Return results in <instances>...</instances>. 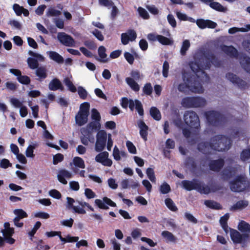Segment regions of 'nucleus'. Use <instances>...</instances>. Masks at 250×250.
Returning <instances> with one entry per match:
<instances>
[{"label": "nucleus", "mask_w": 250, "mask_h": 250, "mask_svg": "<svg viewBox=\"0 0 250 250\" xmlns=\"http://www.w3.org/2000/svg\"><path fill=\"white\" fill-rule=\"evenodd\" d=\"M49 58L58 63H62L64 62L63 58L58 53L55 51H50Z\"/></svg>", "instance_id": "nucleus-27"}, {"label": "nucleus", "mask_w": 250, "mask_h": 250, "mask_svg": "<svg viewBox=\"0 0 250 250\" xmlns=\"http://www.w3.org/2000/svg\"><path fill=\"white\" fill-rule=\"evenodd\" d=\"M190 45V44L189 40H185L183 41L180 49V53L182 55L185 56L186 54L187 51L189 49Z\"/></svg>", "instance_id": "nucleus-38"}, {"label": "nucleus", "mask_w": 250, "mask_h": 250, "mask_svg": "<svg viewBox=\"0 0 250 250\" xmlns=\"http://www.w3.org/2000/svg\"><path fill=\"white\" fill-rule=\"evenodd\" d=\"M48 87L50 90L52 91H56L58 89H63V86L61 81L57 78H54L50 81L48 85Z\"/></svg>", "instance_id": "nucleus-24"}, {"label": "nucleus", "mask_w": 250, "mask_h": 250, "mask_svg": "<svg viewBox=\"0 0 250 250\" xmlns=\"http://www.w3.org/2000/svg\"><path fill=\"white\" fill-rule=\"evenodd\" d=\"M81 133L83 134V136L91 139V138H94L92 135V131L89 129L88 128H83L81 129Z\"/></svg>", "instance_id": "nucleus-57"}, {"label": "nucleus", "mask_w": 250, "mask_h": 250, "mask_svg": "<svg viewBox=\"0 0 250 250\" xmlns=\"http://www.w3.org/2000/svg\"><path fill=\"white\" fill-rule=\"evenodd\" d=\"M65 84L67 86L68 90L72 92H75L77 91L75 86L68 78H66L64 80Z\"/></svg>", "instance_id": "nucleus-46"}, {"label": "nucleus", "mask_w": 250, "mask_h": 250, "mask_svg": "<svg viewBox=\"0 0 250 250\" xmlns=\"http://www.w3.org/2000/svg\"><path fill=\"white\" fill-rule=\"evenodd\" d=\"M157 41H158L162 45H172L173 43L172 40L160 35H158Z\"/></svg>", "instance_id": "nucleus-34"}, {"label": "nucleus", "mask_w": 250, "mask_h": 250, "mask_svg": "<svg viewBox=\"0 0 250 250\" xmlns=\"http://www.w3.org/2000/svg\"><path fill=\"white\" fill-rule=\"evenodd\" d=\"M14 213L16 215L15 218L21 219L28 217L27 213L22 209H16L14 210Z\"/></svg>", "instance_id": "nucleus-41"}, {"label": "nucleus", "mask_w": 250, "mask_h": 250, "mask_svg": "<svg viewBox=\"0 0 250 250\" xmlns=\"http://www.w3.org/2000/svg\"><path fill=\"white\" fill-rule=\"evenodd\" d=\"M183 118L185 124L190 128L198 129L200 127L199 118L195 112L191 110L186 111Z\"/></svg>", "instance_id": "nucleus-5"}, {"label": "nucleus", "mask_w": 250, "mask_h": 250, "mask_svg": "<svg viewBox=\"0 0 250 250\" xmlns=\"http://www.w3.org/2000/svg\"><path fill=\"white\" fill-rule=\"evenodd\" d=\"M57 38L59 42L66 46L72 47L75 46V42L74 39L64 32H59Z\"/></svg>", "instance_id": "nucleus-11"}, {"label": "nucleus", "mask_w": 250, "mask_h": 250, "mask_svg": "<svg viewBox=\"0 0 250 250\" xmlns=\"http://www.w3.org/2000/svg\"><path fill=\"white\" fill-rule=\"evenodd\" d=\"M204 204L207 207L213 209H221L222 208L219 203L212 200H205Z\"/></svg>", "instance_id": "nucleus-31"}, {"label": "nucleus", "mask_w": 250, "mask_h": 250, "mask_svg": "<svg viewBox=\"0 0 250 250\" xmlns=\"http://www.w3.org/2000/svg\"><path fill=\"white\" fill-rule=\"evenodd\" d=\"M91 119L94 121H101L100 114L96 108H93L91 110Z\"/></svg>", "instance_id": "nucleus-53"}, {"label": "nucleus", "mask_w": 250, "mask_h": 250, "mask_svg": "<svg viewBox=\"0 0 250 250\" xmlns=\"http://www.w3.org/2000/svg\"><path fill=\"white\" fill-rule=\"evenodd\" d=\"M233 173L230 168H225L222 171V176L225 179L228 180L233 176Z\"/></svg>", "instance_id": "nucleus-48"}, {"label": "nucleus", "mask_w": 250, "mask_h": 250, "mask_svg": "<svg viewBox=\"0 0 250 250\" xmlns=\"http://www.w3.org/2000/svg\"><path fill=\"white\" fill-rule=\"evenodd\" d=\"M230 236L232 241L235 244H244L249 241L250 239L249 234H241L237 230L234 229H230Z\"/></svg>", "instance_id": "nucleus-7"}, {"label": "nucleus", "mask_w": 250, "mask_h": 250, "mask_svg": "<svg viewBox=\"0 0 250 250\" xmlns=\"http://www.w3.org/2000/svg\"><path fill=\"white\" fill-rule=\"evenodd\" d=\"M42 223L40 221H37L34 226L33 228L28 232V235L30 237H33L36 233L37 230L41 227Z\"/></svg>", "instance_id": "nucleus-60"}, {"label": "nucleus", "mask_w": 250, "mask_h": 250, "mask_svg": "<svg viewBox=\"0 0 250 250\" xmlns=\"http://www.w3.org/2000/svg\"><path fill=\"white\" fill-rule=\"evenodd\" d=\"M146 174L148 179L152 182H155L156 181V177L155 176L154 171L152 168H147L146 170Z\"/></svg>", "instance_id": "nucleus-49"}, {"label": "nucleus", "mask_w": 250, "mask_h": 250, "mask_svg": "<svg viewBox=\"0 0 250 250\" xmlns=\"http://www.w3.org/2000/svg\"><path fill=\"white\" fill-rule=\"evenodd\" d=\"M226 78L233 84H236L240 89H245L248 87L247 83L245 81L232 73H227Z\"/></svg>", "instance_id": "nucleus-9"}, {"label": "nucleus", "mask_w": 250, "mask_h": 250, "mask_svg": "<svg viewBox=\"0 0 250 250\" xmlns=\"http://www.w3.org/2000/svg\"><path fill=\"white\" fill-rule=\"evenodd\" d=\"M72 176V174L65 169L60 170L57 175L58 181L63 185H66L67 183V181L66 180L65 178L69 179L71 178Z\"/></svg>", "instance_id": "nucleus-19"}, {"label": "nucleus", "mask_w": 250, "mask_h": 250, "mask_svg": "<svg viewBox=\"0 0 250 250\" xmlns=\"http://www.w3.org/2000/svg\"><path fill=\"white\" fill-rule=\"evenodd\" d=\"M247 186V181L244 176L240 175L230 182V188L233 192H241L244 190Z\"/></svg>", "instance_id": "nucleus-6"}, {"label": "nucleus", "mask_w": 250, "mask_h": 250, "mask_svg": "<svg viewBox=\"0 0 250 250\" xmlns=\"http://www.w3.org/2000/svg\"><path fill=\"white\" fill-rule=\"evenodd\" d=\"M165 205L167 207L173 212H176L178 209L173 200L170 198H167L165 200Z\"/></svg>", "instance_id": "nucleus-33"}, {"label": "nucleus", "mask_w": 250, "mask_h": 250, "mask_svg": "<svg viewBox=\"0 0 250 250\" xmlns=\"http://www.w3.org/2000/svg\"><path fill=\"white\" fill-rule=\"evenodd\" d=\"M36 75L38 77V81L42 82L47 77V70L44 66L38 67L36 68Z\"/></svg>", "instance_id": "nucleus-25"}, {"label": "nucleus", "mask_w": 250, "mask_h": 250, "mask_svg": "<svg viewBox=\"0 0 250 250\" xmlns=\"http://www.w3.org/2000/svg\"><path fill=\"white\" fill-rule=\"evenodd\" d=\"M49 195L57 199H60L62 197L61 193L57 189H51L49 191Z\"/></svg>", "instance_id": "nucleus-61"}, {"label": "nucleus", "mask_w": 250, "mask_h": 250, "mask_svg": "<svg viewBox=\"0 0 250 250\" xmlns=\"http://www.w3.org/2000/svg\"><path fill=\"white\" fill-rule=\"evenodd\" d=\"M161 235L167 243H175L177 242V238L171 232L167 230L162 231Z\"/></svg>", "instance_id": "nucleus-26"}, {"label": "nucleus", "mask_w": 250, "mask_h": 250, "mask_svg": "<svg viewBox=\"0 0 250 250\" xmlns=\"http://www.w3.org/2000/svg\"><path fill=\"white\" fill-rule=\"evenodd\" d=\"M13 9L15 12L16 14L18 16H21L22 14V9H23V6H21L19 4L17 3H15L13 5Z\"/></svg>", "instance_id": "nucleus-62"}, {"label": "nucleus", "mask_w": 250, "mask_h": 250, "mask_svg": "<svg viewBox=\"0 0 250 250\" xmlns=\"http://www.w3.org/2000/svg\"><path fill=\"white\" fill-rule=\"evenodd\" d=\"M221 49L228 56L231 58H236L238 56L237 50L232 45L227 46L224 45L222 46Z\"/></svg>", "instance_id": "nucleus-21"}, {"label": "nucleus", "mask_w": 250, "mask_h": 250, "mask_svg": "<svg viewBox=\"0 0 250 250\" xmlns=\"http://www.w3.org/2000/svg\"><path fill=\"white\" fill-rule=\"evenodd\" d=\"M67 203L66 205V208L69 209H72L73 212L78 214H84L86 213V211L82 208L78 206H74L75 203V200L69 197L66 198Z\"/></svg>", "instance_id": "nucleus-17"}, {"label": "nucleus", "mask_w": 250, "mask_h": 250, "mask_svg": "<svg viewBox=\"0 0 250 250\" xmlns=\"http://www.w3.org/2000/svg\"><path fill=\"white\" fill-rule=\"evenodd\" d=\"M238 229L244 233H250V225L244 221H241L238 226Z\"/></svg>", "instance_id": "nucleus-30"}, {"label": "nucleus", "mask_w": 250, "mask_h": 250, "mask_svg": "<svg viewBox=\"0 0 250 250\" xmlns=\"http://www.w3.org/2000/svg\"><path fill=\"white\" fill-rule=\"evenodd\" d=\"M61 14V12L58 10H56L53 8H50L46 12L47 17H57L59 16Z\"/></svg>", "instance_id": "nucleus-50"}, {"label": "nucleus", "mask_w": 250, "mask_h": 250, "mask_svg": "<svg viewBox=\"0 0 250 250\" xmlns=\"http://www.w3.org/2000/svg\"><path fill=\"white\" fill-rule=\"evenodd\" d=\"M137 38V34L133 29H128L126 33L121 34V39L123 44H127L129 41H134Z\"/></svg>", "instance_id": "nucleus-13"}, {"label": "nucleus", "mask_w": 250, "mask_h": 250, "mask_svg": "<svg viewBox=\"0 0 250 250\" xmlns=\"http://www.w3.org/2000/svg\"><path fill=\"white\" fill-rule=\"evenodd\" d=\"M126 146L129 153L131 154L137 153L136 148L131 142L130 141H127L126 142Z\"/></svg>", "instance_id": "nucleus-54"}, {"label": "nucleus", "mask_w": 250, "mask_h": 250, "mask_svg": "<svg viewBox=\"0 0 250 250\" xmlns=\"http://www.w3.org/2000/svg\"><path fill=\"white\" fill-rule=\"evenodd\" d=\"M27 62L28 66L32 69H35L38 67L39 62L37 59L29 57L27 59Z\"/></svg>", "instance_id": "nucleus-37"}, {"label": "nucleus", "mask_w": 250, "mask_h": 250, "mask_svg": "<svg viewBox=\"0 0 250 250\" xmlns=\"http://www.w3.org/2000/svg\"><path fill=\"white\" fill-rule=\"evenodd\" d=\"M204 116L208 125L212 127H221L226 122L225 116L217 110H211L205 111Z\"/></svg>", "instance_id": "nucleus-3"}, {"label": "nucleus", "mask_w": 250, "mask_h": 250, "mask_svg": "<svg viewBox=\"0 0 250 250\" xmlns=\"http://www.w3.org/2000/svg\"><path fill=\"white\" fill-rule=\"evenodd\" d=\"M100 122L97 121H94L90 122L87 125V128L89 129L93 130H99L101 128Z\"/></svg>", "instance_id": "nucleus-36"}, {"label": "nucleus", "mask_w": 250, "mask_h": 250, "mask_svg": "<svg viewBox=\"0 0 250 250\" xmlns=\"http://www.w3.org/2000/svg\"><path fill=\"white\" fill-rule=\"evenodd\" d=\"M200 182L196 179H193L192 181L183 180L182 184L184 188L188 191L196 190L198 188Z\"/></svg>", "instance_id": "nucleus-18"}, {"label": "nucleus", "mask_w": 250, "mask_h": 250, "mask_svg": "<svg viewBox=\"0 0 250 250\" xmlns=\"http://www.w3.org/2000/svg\"><path fill=\"white\" fill-rule=\"evenodd\" d=\"M1 233H2L3 237H1V247L3 245L5 242L9 244H13L15 243V240L12 238L14 233V229L11 228L7 229L1 230Z\"/></svg>", "instance_id": "nucleus-10"}, {"label": "nucleus", "mask_w": 250, "mask_h": 250, "mask_svg": "<svg viewBox=\"0 0 250 250\" xmlns=\"http://www.w3.org/2000/svg\"><path fill=\"white\" fill-rule=\"evenodd\" d=\"M135 109L140 116H144V110L141 102L138 100H135Z\"/></svg>", "instance_id": "nucleus-42"}, {"label": "nucleus", "mask_w": 250, "mask_h": 250, "mask_svg": "<svg viewBox=\"0 0 250 250\" xmlns=\"http://www.w3.org/2000/svg\"><path fill=\"white\" fill-rule=\"evenodd\" d=\"M225 165V161L222 158L211 160L208 163V167L210 170L215 172L220 171Z\"/></svg>", "instance_id": "nucleus-16"}, {"label": "nucleus", "mask_w": 250, "mask_h": 250, "mask_svg": "<svg viewBox=\"0 0 250 250\" xmlns=\"http://www.w3.org/2000/svg\"><path fill=\"white\" fill-rule=\"evenodd\" d=\"M109 153L107 151L102 152L96 155L95 161L104 166L111 167L112 161L108 158Z\"/></svg>", "instance_id": "nucleus-12"}, {"label": "nucleus", "mask_w": 250, "mask_h": 250, "mask_svg": "<svg viewBox=\"0 0 250 250\" xmlns=\"http://www.w3.org/2000/svg\"><path fill=\"white\" fill-rule=\"evenodd\" d=\"M78 93L81 99L83 100H85L86 99L87 96V92L83 87L81 86L78 87Z\"/></svg>", "instance_id": "nucleus-52"}, {"label": "nucleus", "mask_w": 250, "mask_h": 250, "mask_svg": "<svg viewBox=\"0 0 250 250\" xmlns=\"http://www.w3.org/2000/svg\"><path fill=\"white\" fill-rule=\"evenodd\" d=\"M88 116L87 114L78 111L75 116L76 124L79 126L84 125L87 122Z\"/></svg>", "instance_id": "nucleus-22"}, {"label": "nucleus", "mask_w": 250, "mask_h": 250, "mask_svg": "<svg viewBox=\"0 0 250 250\" xmlns=\"http://www.w3.org/2000/svg\"><path fill=\"white\" fill-rule=\"evenodd\" d=\"M196 23L197 26L201 29H204L206 28L214 29L217 26L216 22L210 20H205L204 19H197Z\"/></svg>", "instance_id": "nucleus-14"}, {"label": "nucleus", "mask_w": 250, "mask_h": 250, "mask_svg": "<svg viewBox=\"0 0 250 250\" xmlns=\"http://www.w3.org/2000/svg\"><path fill=\"white\" fill-rule=\"evenodd\" d=\"M35 145H30L26 150V156L27 157L33 158L35 156V155L34 154V149H35Z\"/></svg>", "instance_id": "nucleus-51"}, {"label": "nucleus", "mask_w": 250, "mask_h": 250, "mask_svg": "<svg viewBox=\"0 0 250 250\" xmlns=\"http://www.w3.org/2000/svg\"><path fill=\"white\" fill-rule=\"evenodd\" d=\"M247 29L245 28H238L236 27H231L229 29V33L230 34H233L239 31L243 32H247L249 30H250V24L247 25Z\"/></svg>", "instance_id": "nucleus-40"}, {"label": "nucleus", "mask_w": 250, "mask_h": 250, "mask_svg": "<svg viewBox=\"0 0 250 250\" xmlns=\"http://www.w3.org/2000/svg\"><path fill=\"white\" fill-rule=\"evenodd\" d=\"M107 141V133L104 130L99 131L97 134V141L95 144V150L101 152L105 148Z\"/></svg>", "instance_id": "nucleus-8"}, {"label": "nucleus", "mask_w": 250, "mask_h": 250, "mask_svg": "<svg viewBox=\"0 0 250 250\" xmlns=\"http://www.w3.org/2000/svg\"><path fill=\"white\" fill-rule=\"evenodd\" d=\"M168 70H169V63L167 61H165L163 63V70H162L163 76L165 78L167 77L168 74Z\"/></svg>", "instance_id": "nucleus-64"}, {"label": "nucleus", "mask_w": 250, "mask_h": 250, "mask_svg": "<svg viewBox=\"0 0 250 250\" xmlns=\"http://www.w3.org/2000/svg\"><path fill=\"white\" fill-rule=\"evenodd\" d=\"M17 81L21 84L28 85L31 82V79L29 77L26 75H22L17 78Z\"/></svg>", "instance_id": "nucleus-43"}, {"label": "nucleus", "mask_w": 250, "mask_h": 250, "mask_svg": "<svg viewBox=\"0 0 250 250\" xmlns=\"http://www.w3.org/2000/svg\"><path fill=\"white\" fill-rule=\"evenodd\" d=\"M206 104L205 98L196 97H186L182 99V105L185 108H197L204 107Z\"/></svg>", "instance_id": "nucleus-4"}, {"label": "nucleus", "mask_w": 250, "mask_h": 250, "mask_svg": "<svg viewBox=\"0 0 250 250\" xmlns=\"http://www.w3.org/2000/svg\"><path fill=\"white\" fill-rule=\"evenodd\" d=\"M197 191L201 194H208L210 192V188L207 185L202 184L201 182L199 183Z\"/></svg>", "instance_id": "nucleus-35"}, {"label": "nucleus", "mask_w": 250, "mask_h": 250, "mask_svg": "<svg viewBox=\"0 0 250 250\" xmlns=\"http://www.w3.org/2000/svg\"><path fill=\"white\" fill-rule=\"evenodd\" d=\"M63 159V155L61 153H58L53 157V164L54 165H57L59 163L62 162Z\"/></svg>", "instance_id": "nucleus-58"}, {"label": "nucleus", "mask_w": 250, "mask_h": 250, "mask_svg": "<svg viewBox=\"0 0 250 250\" xmlns=\"http://www.w3.org/2000/svg\"><path fill=\"white\" fill-rule=\"evenodd\" d=\"M74 165L79 168H84L85 164L83 160L79 157H75L73 160Z\"/></svg>", "instance_id": "nucleus-39"}, {"label": "nucleus", "mask_w": 250, "mask_h": 250, "mask_svg": "<svg viewBox=\"0 0 250 250\" xmlns=\"http://www.w3.org/2000/svg\"><path fill=\"white\" fill-rule=\"evenodd\" d=\"M138 11L140 16L144 19L147 20L149 18L148 13L144 8L139 7L138 9Z\"/></svg>", "instance_id": "nucleus-55"}, {"label": "nucleus", "mask_w": 250, "mask_h": 250, "mask_svg": "<svg viewBox=\"0 0 250 250\" xmlns=\"http://www.w3.org/2000/svg\"><path fill=\"white\" fill-rule=\"evenodd\" d=\"M232 141L225 135H217L210 139V142L203 141L197 145L198 150L205 155H210L211 150L225 151L231 147Z\"/></svg>", "instance_id": "nucleus-2"}, {"label": "nucleus", "mask_w": 250, "mask_h": 250, "mask_svg": "<svg viewBox=\"0 0 250 250\" xmlns=\"http://www.w3.org/2000/svg\"><path fill=\"white\" fill-rule=\"evenodd\" d=\"M125 81L127 84L135 92H137L140 90L139 84L134 81V80L130 77L126 78Z\"/></svg>", "instance_id": "nucleus-32"}, {"label": "nucleus", "mask_w": 250, "mask_h": 250, "mask_svg": "<svg viewBox=\"0 0 250 250\" xmlns=\"http://www.w3.org/2000/svg\"><path fill=\"white\" fill-rule=\"evenodd\" d=\"M8 24L14 29L21 30V24L17 21L15 20H10Z\"/></svg>", "instance_id": "nucleus-63"}, {"label": "nucleus", "mask_w": 250, "mask_h": 250, "mask_svg": "<svg viewBox=\"0 0 250 250\" xmlns=\"http://www.w3.org/2000/svg\"><path fill=\"white\" fill-rule=\"evenodd\" d=\"M149 113L152 118L156 121H160L161 119V114L159 110L155 106L150 108Z\"/></svg>", "instance_id": "nucleus-29"}, {"label": "nucleus", "mask_w": 250, "mask_h": 250, "mask_svg": "<svg viewBox=\"0 0 250 250\" xmlns=\"http://www.w3.org/2000/svg\"><path fill=\"white\" fill-rule=\"evenodd\" d=\"M137 125L138 127L140 128V134L141 137L145 141H146L147 140V137L148 135V126L146 125L145 123L142 120L138 121Z\"/></svg>", "instance_id": "nucleus-20"}, {"label": "nucleus", "mask_w": 250, "mask_h": 250, "mask_svg": "<svg viewBox=\"0 0 250 250\" xmlns=\"http://www.w3.org/2000/svg\"><path fill=\"white\" fill-rule=\"evenodd\" d=\"M240 157L243 161H245L250 158V149H244L241 153Z\"/></svg>", "instance_id": "nucleus-59"}, {"label": "nucleus", "mask_w": 250, "mask_h": 250, "mask_svg": "<svg viewBox=\"0 0 250 250\" xmlns=\"http://www.w3.org/2000/svg\"><path fill=\"white\" fill-rule=\"evenodd\" d=\"M215 56L211 54L206 56V60L199 59L195 62L189 63V66L193 73L191 72L184 71L182 73L183 83H179L177 86L179 91L186 93L188 91L195 93H203L204 89L202 85V80L196 73L200 71L209 69L211 64L216 60Z\"/></svg>", "instance_id": "nucleus-1"}, {"label": "nucleus", "mask_w": 250, "mask_h": 250, "mask_svg": "<svg viewBox=\"0 0 250 250\" xmlns=\"http://www.w3.org/2000/svg\"><path fill=\"white\" fill-rule=\"evenodd\" d=\"M143 92L146 95H150L152 93V87L150 83H146L143 88Z\"/></svg>", "instance_id": "nucleus-56"}, {"label": "nucleus", "mask_w": 250, "mask_h": 250, "mask_svg": "<svg viewBox=\"0 0 250 250\" xmlns=\"http://www.w3.org/2000/svg\"><path fill=\"white\" fill-rule=\"evenodd\" d=\"M171 190L170 186L167 183L164 182L160 187V191L162 194H166L169 192Z\"/></svg>", "instance_id": "nucleus-47"}, {"label": "nucleus", "mask_w": 250, "mask_h": 250, "mask_svg": "<svg viewBox=\"0 0 250 250\" xmlns=\"http://www.w3.org/2000/svg\"><path fill=\"white\" fill-rule=\"evenodd\" d=\"M209 6L212 9L219 11V12H224L225 8L223 6H222L220 3L218 2L212 1L210 3H209Z\"/></svg>", "instance_id": "nucleus-44"}, {"label": "nucleus", "mask_w": 250, "mask_h": 250, "mask_svg": "<svg viewBox=\"0 0 250 250\" xmlns=\"http://www.w3.org/2000/svg\"><path fill=\"white\" fill-rule=\"evenodd\" d=\"M240 63L244 70L250 74V57L247 55L243 56L240 58Z\"/></svg>", "instance_id": "nucleus-23"}, {"label": "nucleus", "mask_w": 250, "mask_h": 250, "mask_svg": "<svg viewBox=\"0 0 250 250\" xmlns=\"http://www.w3.org/2000/svg\"><path fill=\"white\" fill-rule=\"evenodd\" d=\"M103 199V201L100 199H96L95 200V204L99 208L103 209H108L109 207L107 205L112 207H116V203L108 197H104Z\"/></svg>", "instance_id": "nucleus-15"}, {"label": "nucleus", "mask_w": 250, "mask_h": 250, "mask_svg": "<svg viewBox=\"0 0 250 250\" xmlns=\"http://www.w3.org/2000/svg\"><path fill=\"white\" fill-rule=\"evenodd\" d=\"M248 201L246 200H240L234 204L230 208L231 210L243 209L248 206Z\"/></svg>", "instance_id": "nucleus-28"}, {"label": "nucleus", "mask_w": 250, "mask_h": 250, "mask_svg": "<svg viewBox=\"0 0 250 250\" xmlns=\"http://www.w3.org/2000/svg\"><path fill=\"white\" fill-rule=\"evenodd\" d=\"M90 104L84 102L80 105L79 112L89 115Z\"/></svg>", "instance_id": "nucleus-45"}]
</instances>
